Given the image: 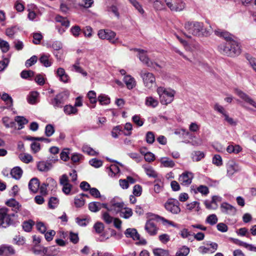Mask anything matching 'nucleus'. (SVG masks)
<instances>
[{
  "mask_svg": "<svg viewBox=\"0 0 256 256\" xmlns=\"http://www.w3.org/2000/svg\"><path fill=\"white\" fill-rule=\"evenodd\" d=\"M186 32L184 35L188 38H190L192 35L194 36H207L208 34L204 28V24L202 22L192 21L186 22L184 26Z\"/></svg>",
  "mask_w": 256,
  "mask_h": 256,
  "instance_id": "1",
  "label": "nucleus"
},
{
  "mask_svg": "<svg viewBox=\"0 0 256 256\" xmlns=\"http://www.w3.org/2000/svg\"><path fill=\"white\" fill-rule=\"evenodd\" d=\"M218 50L220 54L230 57L236 56L241 53L240 44L234 40L220 44Z\"/></svg>",
  "mask_w": 256,
  "mask_h": 256,
  "instance_id": "2",
  "label": "nucleus"
},
{
  "mask_svg": "<svg viewBox=\"0 0 256 256\" xmlns=\"http://www.w3.org/2000/svg\"><path fill=\"white\" fill-rule=\"evenodd\" d=\"M9 209L0 206V228H6L15 223L12 218L15 216L14 213L9 214Z\"/></svg>",
  "mask_w": 256,
  "mask_h": 256,
  "instance_id": "3",
  "label": "nucleus"
},
{
  "mask_svg": "<svg viewBox=\"0 0 256 256\" xmlns=\"http://www.w3.org/2000/svg\"><path fill=\"white\" fill-rule=\"evenodd\" d=\"M157 92L162 104L167 105L171 103L174 99L175 94L174 90H168L166 88L160 86L157 88Z\"/></svg>",
  "mask_w": 256,
  "mask_h": 256,
  "instance_id": "4",
  "label": "nucleus"
},
{
  "mask_svg": "<svg viewBox=\"0 0 256 256\" xmlns=\"http://www.w3.org/2000/svg\"><path fill=\"white\" fill-rule=\"evenodd\" d=\"M140 76L146 88L150 90H152L156 88V77L152 73L148 72H142Z\"/></svg>",
  "mask_w": 256,
  "mask_h": 256,
  "instance_id": "5",
  "label": "nucleus"
},
{
  "mask_svg": "<svg viewBox=\"0 0 256 256\" xmlns=\"http://www.w3.org/2000/svg\"><path fill=\"white\" fill-rule=\"evenodd\" d=\"M164 207L168 212L173 214H178L181 211L179 201L174 198H168L164 203Z\"/></svg>",
  "mask_w": 256,
  "mask_h": 256,
  "instance_id": "6",
  "label": "nucleus"
},
{
  "mask_svg": "<svg viewBox=\"0 0 256 256\" xmlns=\"http://www.w3.org/2000/svg\"><path fill=\"white\" fill-rule=\"evenodd\" d=\"M68 96L66 92H61L51 100L50 104L56 108H62Z\"/></svg>",
  "mask_w": 256,
  "mask_h": 256,
  "instance_id": "7",
  "label": "nucleus"
},
{
  "mask_svg": "<svg viewBox=\"0 0 256 256\" xmlns=\"http://www.w3.org/2000/svg\"><path fill=\"white\" fill-rule=\"evenodd\" d=\"M98 35L100 39H106L113 44H116L118 41V38H115L116 33L110 30H100Z\"/></svg>",
  "mask_w": 256,
  "mask_h": 256,
  "instance_id": "8",
  "label": "nucleus"
},
{
  "mask_svg": "<svg viewBox=\"0 0 256 256\" xmlns=\"http://www.w3.org/2000/svg\"><path fill=\"white\" fill-rule=\"evenodd\" d=\"M166 6L172 11H180L184 8L185 4L182 0H164Z\"/></svg>",
  "mask_w": 256,
  "mask_h": 256,
  "instance_id": "9",
  "label": "nucleus"
},
{
  "mask_svg": "<svg viewBox=\"0 0 256 256\" xmlns=\"http://www.w3.org/2000/svg\"><path fill=\"white\" fill-rule=\"evenodd\" d=\"M193 178L194 174L192 172L186 171L180 176L178 181L182 185L188 186L191 184Z\"/></svg>",
  "mask_w": 256,
  "mask_h": 256,
  "instance_id": "10",
  "label": "nucleus"
},
{
  "mask_svg": "<svg viewBox=\"0 0 256 256\" xmlns=\"http://www.w3.org/2000/svg\"><path fill=\"white\" fill-rule=\"evenodd\" d=\"M130 50H133L134 52H138V57L140 60L144 64H145L147 66L150 64V60L148 58V55L146 54V51L138 48H132L130 49Z\"/></svg>",
  "mask_w": 256,
  "mask_h": 256,
  "instance_id": "11",
  "label": "nucleus"
},
{
  "mask_svg": "<svg viewBox=\"0 0 256 256\" xmlns=\"http://www.w3.org/2000/svg\"><path fill=\"white\" fill-rule=\"evenodd\" d=\"M144 228L150 236H154L157 234L158 230L156 222L154 220H149L145 224Z\"/></svg>",
  "mask_w": 256,
  "mask_h": 256,
  "instance_id": "12",
  "label": "nucleus"
},
{
  "mask_svg": "<svg viewBox=\"0 0 256 256\" xmlns=\"http://www.w3.org/2000/svg\"><path fill=\"white\" fill-rule=\"evenodd\" d=\"M222 212L227 214L234 216L236 212V209L232 206L224 202L220 206Z\"/></svg>",
  "mask_w": 256,
  "mask_h": 256,
  "instance_id": "13",
  "label": "nucleus"
},
{
  "mask_svg": "<svg viewBox=\"0 0 256 256\" xmlns=\"http://www.w3.org/2000/svg\"><path fill=\"white\" fill-rule=\"evenodd\" d=\"M214 34L216 36L223 38L224 40H226V42H228L230 40H234V36L230 34L228 32L225 31L224 30H222L218 29V30H216L214 31Z\"/></svg>",
  "mask_w": 256,
  "mask_h": 256,
  "instance_id": "14",
  "label": "nucleus"
},
{
  "mask_svg": "<svg viewBox=\"0 0 256 256\" xmlns=\"http://www.w3.org/2000/svg\"><path fill=\"white\" fill-rule=\"evenodd\" d=\"M15 254V250L12 246L2 244L0 246V256H9Z\"/></svg>",
  "mask_w": 256,
  "mask_h": 256,
  "instance_id": "15",
  "label": "nucleus"
},
{
  "mask_svg": "<svg viewBox=\"0 0 256 256\" xmlns=\"http://www.w3.org/2000/svg\"><path fill=\"white\" fill-rule=\"evenodd\" d=\"M5 204L7 206L12 208V210L16 213L20 210L22 207L21 204L14 198H10L6 200Z\"/></svg>",
  "mask_w": 256,
  "mask_h": 256,
  "instance_id": "16",
  "label": "nucleus"
},
{
  "mask_svg": "<svg viewBox=\"0 0 256 256\" xmlns=\"http://www.w3.org/2000/svg\"><path fill=\"white\" fill-rule=\"evenodd\" d=\"M236 94L240 98H242L246 102L256 108V102L246 93L240 90H236Z\"/></svg>",
  "mask_w": 256,
  "mask_h": 256,
  "instance_id": "17",
  "label": "nucleus"
},
{
  "mask_svg": "<svg viewBox=\"0 0 256 256\" xmlns=\"http://www.w3.org/2000/svg\"><path fill=\"white\" fill-rule=\"evenodd\" d=\"M40 182L38 178H32L28 182V188L33 193L38 192L40 188Z\"/></svg>",
  "mask_w": 256,
  "mask_h": 256,
  "instance_id": "18",
  "label": "nucleus"
},
{
  "mask_svg": "<svg viewBox=\"0 0 256 256\" xmlns=\"http://www.w3.org/2000/svg\"><path fill=\"white\" fill-rule=\"evenodd\" d=\"M56 75L60 78V80L64 82H68L70 80V78L66 72L64 68H59L56 70Z\"/></svg>",
  "mask_w": 256,
  "mask_h": 256,
  "instance_id": "19",
  "label": "nucleus"
},
{
  "mask_svg": "<svg viewBox=\"0 0 256 256\" xmlns=\"http://www.w3.org/2000/svg\"><path fill=\"white\" fill-rule=\"evenodd\" d=\"M124 234L126 238H132L134 240H140V234L135 228H127L124 232Z\"/></svg>",
  "mask_w": 256,
  "mask_h": 256,
  "instance_id": "20",
  "label": "nucleus"
},
{
  "mask_svg": "<svg viewBox=\"0 0 256 256\" xmlns=\"http://www.w3.org/2000/svg\"><path fill=\"white\" fill-rule=\"evenodd\" d=\"M240 170L238 166L234 162H230L227 166V174L229 176L233 175Z\"/></svg>",
  "mask_w": 256,
  "mask_h": 256,
  "instance_id": "21",
  "label": "nucleus"
},
{
  "mask_svg": "<svg viewBox=\"0 0 256 256\" xmlns=\"http://www.w3.org/2000/svg\"><path fill=\"white\" fill-rule=\"evenodd\" d=\"M23 171L19 166L14 167L10 171L12 176L16 180H19L22 176Z\"/></svg>",
  "mask_w": 256,
  "mask_h": 256,
  "instance_id": "22",
  "label": "nucleus"
},
{
  "mask_svg": "<svg viewBox=\"0 0 256 256\" xmlns=\"http://www.w3.org/2000/svg\"><path fill=\"white\" fill-rule=\"evenodd\" d=\"M124 80L128 89H132L135 86V80L130 75H127L124 77Z\"/></svg>",
  "mask_w": 256,
  "mask_h": 256,
  "instance_id": "23",
  "label": "nucleus"
},
{
  "mask_svg": "<svg viewBox=\"0 0 256 256\" xmlns=\"http://www.w3.org/2000/svg\"><path fill=\"white\" fill-rule=\"evenodd\" d=\"M50 55L49 54H42L41 55L39 58L40 62L46 67H49L52 65V62L50 60L49 58Z\"/></svg>",
  "mask_w": 256,
  "mask_h": 256,
  "instance_id": "24",
  "label": "nucleus"
},
{
  "mask_svg": "<svg viewBox=\"0 0 256 256\" xmlns=\"http://www.w3.org/2000/svg\"><path fill=\"white\" fill-rule=\"evenodd\" d=\"M14 120L18 124V130H21L24 128V125L27 124L28 122V120L24 117L22 116H16L15 117Z\"/></svg>",
  "mask_w": 256,
  "mask_h": 256,
  "instance_id": "25",
  "label": "nucleus"
},
{
  "mask_svg": "<svg viewBox=\"0 0 256 256\" xmlns=\"http://www.w3.org/2000/svg\"><path fill=\"white\" fill-rule=\"evenodd\" d=\"M64 111L66 114L70 115L71 114H76L78 113V110L72 105H66L64 107Z\"/></svg>",
  "mask_w": 256,
  "mask_h": 256,
  "instance_id": "26",
  "label": "nucleus"
},
{
  "mask_svg": "<svg viewBox=\"0 0 256 256\" xmlns=\"http://www.w3.org/2000/svg\"><path fill=\"white\" fill-rule=\"evenodd\" d=\"M38 93L37 92H32L28 95L27 100L30 104H34L36 102Z\"/></svg>",
  "mask_w": 256,
  "mask_h": 256,
  "instance_id": "27",
  "label": "nucleus"
},
{
  "mask_svg": "<svg viewBox=\"0 0 256 256\" xmlns=\"http://www.w3.org/2000/svg\"><path fill=\"white\" fill-rule=\"evenodd\" d=\"M101 203L99 202H91L88 204V209L92 212H97L101 209Z\"/></svg>",
  "mask_w": 256,
  "mask_h": 256,
  "instance_id": "28",
  "label": "nucleus"
},
{
  "mask_svg": "<svg viewBox=\"0 0 256 256\" xmlns=\"http://www.w3.org/2000/svg\"><path fill=\"white\" fill-rule=\"evenodd\" d=\"M87 96L88 98L90 100V102L94 104L92 108H94L96 106V104L97 102L96 98V93L94 90H90V91L88 94Z\"/></svg>",
  "mask_w": 256,
  "mask_h": 256,
  "instance_id": "29",
  "label": "nucleus"
},
{
  "mask_svg": "<svg viewBox=\"0 0 256 256\" xmlns=\"http://www.w3.org/2000/svg\"><path fill=\"white\" fill-rule=\"evenodd\" d=\"M145 104L148 106L156 108L158 105V102L154 98L148 96L146 98Z\"/></svg>",
  "mask_w": 256,
  "mask_h": 256,
  "instance_id": "30",
  "label": "nucleus"
},
{
  "mask_svg": "<svg viewBox=\"0 0 256 256\" xmlns=\"http://www.w3.org/2000/svg\"><path fill=\"white\" fill-rule=\"evenodd\" d=\"M98 101L101 105H107L110 103V98L105 94H101L98 98Z\"/></svg>",
  "mask_w": 256,
  "mask_h": 256,
  "instance_id": "31",
  "label": "nucleus"
},
{
  "mask_svg": "<svg viewBox=\"0 0 256 256\" xmlns=\"http://www.w3.org/2000/svg\"><path fill=\"white\" fill-rule=\"evenodd\" d=\"M153 253L155 256H168V251L160 248L153 250Z\"/></svg>",
  "mask_w": 256,
  "mask_h": 256,
  "instance_id": "32",
  "label": "nucleus"
},
{
  "mask_svg": "<svg viewBox=\"0 0 256 256\" xmlns=\"http://www.w3.org/2000/svg\"><path fill=\"white\" fill-rule=\"evenodd\" d=\"M50 164L45 162H40L37 165L38 169L41 172H47L50 170Z\"/></svg>",
  "mask_w": 256,
  "mask_h": 256,
  "instance_id": "33",
  "label": "nucleus"
},
{
  "mask_svg": "<svg viewBox=\"0 0 256 256\" xmlns=\"http://www.w3.org/2000/svg\"><path fill=\"white\" fill-rule=\"evenodd\" d=\"M34 225V221L30 220L28 221H25L23 222L22 228L24 231L30 232L31 231L32 227Z\"/></svg>",
  "mask_w": 256,
  "mask_h": 256,
  "instance_id": "34",
  "label": "nucleus"
},
{
  "mask_svg": "<svg viewBox=\"0 0 256 256\" xmlns=\"http://www.w3.org/2000/svg\"><path fill=\"white\" fill-rule=\"evenodd\" d=\"M192 156L193 160L198 162L204 157V154L202 152L195 151L192 154Z\"/></svg>",
  "mask_w": 256,
  "mask_h": 256,
  "instance_id": "35",
  "label": "nucleus"
},
{
  "mask_svg": "<svg viewBox=\"0 0 256 256\" xmlns=\"http://www.w3.org/2000/svg\"><path fill=\"white\" fill-rule=\"evenodd\" d=\"M144 169L146 173L149 177L154 178H157L158 174L152 166H149L148 167H144Z\"/></svg>",
  "mask_w": 256,
  "mask_h": 256,
  "instance_id": "36",
  "label": "nucleus"
},
{
  "mask_svg": "<svg viewBox=\"0 0 256 256\" xmlns=\"http://www.w3.org/2000/svg\"><path fill=\"white\" fill-rule=\"evenodd\" d=\"M94 228L96 234H100L104 230V224L102 222H98L94 224Z\"/></svg>",
  "mask_w": 256,
  "mask_h": 256,
  "instance_id": "37",
  "label": "nucleus"
},
{
  "mask_svg": "<svg viewBox=\"0 0 256 256\" xmlns=\"http://www.w3.org/2000/svg\"><path fill=\"white\" fill-rule=\"evenodd\" d=\"M107 10L108 12H112L118 18H120V14L118 12V9L117 6L112 4L110 6H108Z\"/></svg>",
  "mask_w": 256,
  "mask_h": 256,
  "instance_id": "38",
  "label": "nucleus"
},
{
  "mask_svg": "<svg viewBox=\"0 0 256 256\" xmlns=\"http://www.w3.org/2000/svg\"><path fill=\"white\" fill-rule=\"evenodd\" d=\"M54 128L51 124H48L46 126L44 134L48 137L52 136L54 132Z\"/></svg>",
  "mask_w": 256,
  "mask_h": 256,
  "instance_id": "39",
  "label": "nucleus"
},
{
  "mask_svg": "<svg viewBox=\"0 0 256 256\" xmlns=\"http://www.w3.org/2000/svg\"><path fill=\"white\" fill-rule=\"evenodd\" d=\"M146 140L148 144H152L155 140L154 134L152 132H148L146 136Z\"/></svg>",
  "mask_w": 256,
  "mask_h": 256,
  "instance_id": "40",
  "label": "nucleus"
},
{
  "mask_svg": "<svg viewBox=\"0 0 256 256\" xmlns=\"http://www.w3.org/2000/svg\"><path fill=\"white\" fill-rule=\"evenodd\" d=\"M34 72L31 70H24L20 73V76L24 79H28L34 76Z\"/></svg>",
  "mask_w": 256,
  "mask_h": 256,
  "instance_id": "41",
  "label": "nucleus"
},
{
  "mask_svg": "<svg viewBox=\"0 0 256 256\" xmlns=\"http://www.w3.org/2000/svg\"><path fill=\"white\" fill-rule=\"evenodd\" d=\"M18 29V28L16 26H13L10 28H8L6 30V34L9 38H13L14 34Z\"/></svg>",
  "mask_w": 256,
  "mask_h": 256,
  "instance_id": "42",
  "label": "nucleus"
},
{
  "mask_svg": "<svg viewBox=\"0 0 256 256\" xmlns=\"http://www.w3.org/2000/svg\"><path fill=\"white\" fill-rule=\"evenodd\" d=\"M186 208L190 210H192L196 208V210L198 212L200 210V203L194 201L191 203L188 204L186 206Z\"/></svg>",
  "mask_w": 256,
  "mask_h": 256,
  "instance_id": "43",
  "label": "nucleus"
},
{
  "mask_svg": "<svg viewBox=\"0 0 256 256\" xmlns=\"http://www.w3.org/2000/svg\"><path fill=\"white\" fill-rule=\"evenodd\" d=\"M190 252V248L183 246L176 253V256H186Z\"/></svg>",
  "mask_w": 256,
  "mask_h": 256,
  "instance_id": "44",
  "label": "nucleus"
},
{
  "mask_svg": "<svg viewBox=\"0 0 256 256\" xmlns=\"http://www.w3.org/2000/svg\"><path fill=\"white\" fill-rule=\"evenodd\" d=\"M218 218L215 214H212L209 215L206 219V222L212 226L216 224L218 222Z\"/></svg>",
  "mask_w": 256,
  "mask_h": 256,
  "instance_id": "45",
  "label": "nucleus"
},
{
  "mask_svg": "<svg viewBox=\"0 0 256 256\" xmlns=\"http://www.w3.org/2000/svg\"><path fill=\"white\" fill-rule=\"evenodd\" d=\"M58 203V200L56 197H51L48 202V208L50 209H54L56 207Z\"/></svg>",
  "mask_w": 256,
  "mask_h": 256,
  "instance_id": "46",
  "label": "nucleus"
},
{
  "mask_svg": "<svg viewBox=\"0 0 256 256\" xmlns=\"http://www.w3.org/2000/svg\"><path fill=\"white\" fill-rule=\"evenodd\" d=\"M132 6L138 11L141 14H143L144 12L142 6L136 0H128Z\"/></svg>",
  "mask_w": 256,
  "mask_h": 256,
  "instance_id": "47",
  "label": "nucleus"
},
{
  "mask_svg": "<svg viewBox=\"0 0 256 256\" xmlns=\"http://www.w3.org/2000/svg\"><path fill=\"white\" fill-rule=\"evenodd\" d=\"M82 31L80 26L77 25L72 26L70 28V32L74 37H78Z\"/></svg>",
  "mask_w": 256,
  "mask_h": 256,
  "instance_id": "48",
  "label": "nucleus"
},
{
  "mask_svg": "<svg viewBox=\"0 0 256 256\" xmlns=\"http://www.w3.org/2000/svg\"><path fill=\"white\" fill-rule=\"evenodd\" d=\"M38 60V57L36 56H32L30 58L26 60L25 66L29 68L35 64Z\"/></svg>",
  "mask_w": 256,
  "mask_h": 256,
  "instance_id": "49",
  "label": "nucleus"
},
{
  "mask_svg": "<svg viewBox=\"0 0 256 256\" xmlns=\"http://www.w3.org/2000/svg\"><path fill=\"white\" fill-rule=\"evenodd\" d=\"M89 164L92 166L98 168L102 165V162L96 158H92L89 161Z\"/></svg>",
  "mask_w": 256,
  "mask_h": 256,
  "instance_id": "50",
  "label": "nucleus"
},
{
  "mask_svg": "<svg viewBox=\"0 0 256 256\" xmlns=\"http://www.w3.org/2000/svg\"><path fill=\"white\" fill-rule=\"evenodd\" d=\"M19 158L22 162L26 164H28L32 161V157L30 154H20Z\"/></svg>",
  "mask_w": 256,
  "mask_h": 256,
  "instance_id": "51",
  "label": "nucleus"
},
{
  "mask_svg": "<svg viewBox=\"0 0 256 256\" xmlns=\"http://www.w3.org/2000/svg\"><path fill=\"white\" fill-rule=\"evenodd\" d=\"M132 193L136 196H139L142 193V187L140 184H136L133 188Z\"/></svg>",
  "mask_w": 256,
  "mask_h": 256,
  "instance_id": "52",
  "label": "nucleus"
},
{
  "mask_svg": "<svg viewBox=\"0 0 256 256\" xmlns=\"http://www.w3.org/2000/svg\"><path fill=\"white\" fill-rule=\"evenodd\" d=\"M84 200L82 196H77L74 198L75 206L78 208H80L84 204Z\"/></svg>",
  "mask_w": 256,
  "mask_h": 256,
  "instance_id": "53",
  "label": "nucleus"
},
{
  "mask_svg": "<svg viewBox=\"0 0 256 256\" xmlns=\"http://www.w3.org/2000/svg\"><path fill=\"white\" fill-rule=\"evenodd\" d=\"M214 108L215 110L222 114L224 116H225V114H228V112L225 110L224 108L222 106L218 104H216L214 106Z\"/></svg>",
  "mask_w": 256,
  "mask_h": 256,
  "instance_id": "54",
  "label": "nucleus"
},
{
  "mask_svg": "<svg viewBox=\"0 0 256 256\" xmlns=\"http://www.w3.org/2000/svg\"><path fill=\"white\" fill-rule=\"evenodd\" d=\"M122 127L121 126H117L114 127L112 131V136L114 138L118 137L120 132L122 131Z\"/></svg>",
  "mask_w": 256,
  "mask_h": 256,
  "instance_id": "55",
  "label": "nucleus"
},
{
  "mask_svg": "<svg viewBox=\"0 0 256 256\" xmlns=\"http://www.w3.org/2000/svg\"><path fill=\"white\" fill-rule=\"evenodd\" d=\"M76 223L80 226H86L88 223H89L90 221V218H76Z\"/></svg>",
  "mask_w": 256,
  "mask_h": 256,
  "instance_id": "56",
  "label": "nucleus"
},
{
  "mask_svg": "<svg viewBox=\"0 0 256 256\" xmlns=\"http://www.w3.org/2000/svg\"><path fill=\"white\" fill-rule=\"evenodd\" d=\"M132 120L133 122L138 126H141L144 124V120L140 118L139 115H134L132 116Z\"/></svg>",
  "mask_w": 256,
  "mask_h": 256,
  "instance_id": "57",
  "label": "nucleus"
},
{
  "mask_svg": "<svg viewBox=\"0 0 256 256\" xmlns=\"http://www.w3.org/2000/svg\"><path fill=\"white\" fill-rule=\"evenodd\" d=\"M82 32L86 37L90 38L92 36V28L90 26H86L82 30Z\"/></svg>",
  "mask_w": 256,
  "mask_h": 256,
  "instance_id": "58",
  "label": "nucleus"
},
{
  "mask_svg": "<svg viewBox=\"0 0 256 256\" xmlns=\"http://www.w3.org/2000/svg\"><path fill=\"white\" fill-rule=\"evenodd\" d=\"M191 235L190 232L186 228H184L180 232V236L182 238H188V240L192 242L194 240L191 238H189Z\"/></svg>",
  "mask_w": 256,
  "mask_h": 256,
  "instance_id": "59",
  "label": "nucleus"
},
{
  "mask_svg": "<svg viewBox=\"0 0 256 256\" xmlns=\"http://www.w3.org/2000/svg\"><path fill=\"white\" fill-rule=\"evenodd\" d=\"M102 219L107 224H110L114 220L113 217L111 216L108 212H105L102 214Z\"/></svg>",
  "mask_w": 256,
  "mask_h": 256,
  "instance_id": "60",
  "label": "nucleus"
},
{
  "mask_svg": "<svg viewBox=\"0 0 256 256\" xmlns=\"http://www.w3.org/2000/svg\"><path fill=\"white\" fill-rule=\"evenodd\" d=\"M212 162L217 166H220L222 164V157L219 154H216L212 158Z\"/></svg>",
  "mask_w": 256,
  "mask_h": 256,
  "instance_id": "61",
  "label": "nucleus"
},
{
  "mask_svg": "<svg viewBox=\"0 0 256 256\" xmlns=\"http://www.w3.org/2000/svg\"><path fill=\"white\" fill-rule=\"evenodd\" d=\"M56 234V232L54 230H50L46 232H45L44 237L48 242H50L52 240L53 237Z\"/></svg>",
  "mask_w": 256,
  "mask_h": 256,
  "instance_id": "62",
  "label": "nucleus"
},
{
  "mask_svg": "<svg viewBox=\"0 0 256 256\" xmlns=\"http://www.w3.org/2000/svg\"><path fill=\"white\" fill-rule=\"evenodd\" d=\"M198 191L205 196L209 193V190L208 186L204 185H200L197 188Z\"/></svg>",
  "mask_w": 256,
  "mask_h": 256,
  "instance_id": "63",
  "label": "nucleus"
},
{
  "mask_svg": "<svg viewBox=\"0 0 256 256\" xmlns=\"http://www.w3.org/2000/svg\"><path fill=\"white\" fill-rule=\"evenodd\" d=\"M246 58L252 68L256 72V58L250 56V55L246 56Z\"/></svg>",
  "mask_w": 256,
  "mask_h": 256,
  "instance_id": "64",
  "label": "nucleus"
}]
</instances>
